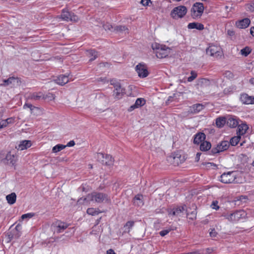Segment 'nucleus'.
<instances>
[{"label":"nucleus","mask_w":254,"mask_h":254,"mask_svg":"<svg viewBox=\"0 0 254 254\" xmlns=\"http://www.w3.org/2000/svg\"><path fill=\"white\" fill-rule=\"evenodd\" d=\"M204 250V254H210L212 253L213 250L211 248H207L206 249H203Z\"/></svg>","instance_id":"obj_50"},{"label":"nucleus","mask_w":254,"mask_h":254,"mask_svg":"<svg viewBox=\"0 0 254 254\" xmlns=\"http://www.w3.org/2000/svg\"><path fill=\"white\" fill-rule=\"evenodd\" d=\"M251 21L249 18H244L236 23L237 27L239 28H246L249 26Z\"/></svg>","instance_id":"obj_22"},{"label":"nucleus","mask_w":254,"mask_h":254,"mask_svg":"<svg viewBox=\"0 0 254 254\" xmlns=\"http://www.w3.org/2000/svg\"><path fill=\"white\" fill-rule=\"evenodd\" d=\"M218 203V202L217 201H213L211 205V208L213 209L218 210L219 208Z\"/></svg>","instance_id":"obj_48"},{"label":"nucleus","mask_w":254,"mask_h":254,"mask_svg":"<svg viewBox=\"0 0 254 254\" xmlns=\"http://www.w3.org/2000/svg\"><path fill=\"white\" fill-rule=\"evenodd\" d=\"M68 227V225L63 222H58L57 224V231L58 233H60L62 232L64 230H65Z\"/></svg>","instance_id":"obj_27"},{"label":"nucleus","mask_w":254,"mask_h":254,"mask_svg":"<svg viewBox=\"0 0 254 254\" xmlns=\"http://www.w3.org/2000/svg\"><path fill=\"white\" fill-rule=\"evenodd\" d=\"M226 124L230 127L234 128L238 126L239 120L236 117H230L227 120Z\"/></svg>","instance_id":"obj_16"},{"label":"nucleus","mask_w":254,"mask_h":254,"mask_svg":"<svg viewBox=\"0 0 254 254\" xmlns=\"http://www.w3.org/2000/svg\"><path fill=\"white\" fill-rule=\"evenodd\" d=\"M10 119L11 120H9V121H8V124L10 123L11 122V121L12 120V119H11V118H10Z\"/></svg>","instance_id":"obj_64"},{"label":"nucleus","mask_w":254,"mask_h":254,"mask_svg":"<svg viewBox=\"0 0 254 254\" xmlns=\"http://www.w3.org/2000/svg\"><path fill=\"white\" fill-rule=\"evenodd\" d=\"M245 212L243 210H238L232 212L224 213L222 216L232 222L238 221L241 218L245 216Z\"/></svg>","instance_id":"obj_3"},{"label":"nucleus","mask_w":254,"mask_h":254,"mask_svg":"<svg viewBox=\"0 0 254 254\" xmlns=\"http://www.w3.org/2000/svg\"><path fill=\"white\" fill-rule=\"evenodd\" d=\"M102 26L105 30H109L110 31L114 32V29L115 28V26H112L110 23H107L106 24H103Z\"/></svg>","instance_id":"obj_39"},{"label":"nucleus","mask_w":254,"mask_h":254,"mask_svg":"<svg viewBox=\"0 0 254 254\" xmlns=\"http://www.w3.org/2000/svg\"><path fill=\"white\" fill-rule=\"evenodd\" d=\"M196 212L195 211H192L190 215V216L189 217L190 219H193L196 217Z\"/></svg>","instance_id":"obj_54"},{"label":"nucleus","mask_w":254,"mask_h":254,"mask_svg":"<svg viewBox=\"0 0 254 254\" xmlns=\"http://www.w3.org/2000/svg\"><path fill=\"white\" fill-rule=\"evenodd\" d=\"M113 162L112 157L110 155L106 154L105 159L102 160V164L110 166L113 164Z\"/></svg>","instance_id":"obj_30"},{"label":"nucleus","mask_w":254,"mask_h":254,"mask_svg":"<svg viewBox=\"0 0 254 254\" xmlns=\"http://www.w3.org/2000/svg\"><path fill=\"white\" fill-rule=\"evenodd\" d=\"M232 89L231 87L226 88L224 89V93L225 94H229V93H230L232 91Z\"/></svg>","instance_id":"obj_53"},{"label":"nucleus","mask_w":254,"mask_h":254,"mask_svg":"<svg viewBox=\"0 0 254 254\" xmlns=\"http://www.w3.org/2000/svg\"><path fill=\"white\" fill-rule=\"evenodd\" d=\"M240 100L243 104H254V98L249 96L247 94H243L241 95Z\"/></svg>","instance_id":"obj_15"},{"label":"nucleus","mask_w":254,"mask_h":254,"mask_svg":"<svg viewBox=\"0 0 254 254\" xmlns=\"http://www.w3.org/2000/svg\"><path fill=\"white\" fill-rule=\"evenodd\" d=\"M32 145L31 142L30 140H23L20 142L19 144L18 145L16 148L18 150H23L24 149H26L28 148H29Z\"/></svg>","instance_id":"obj_18"},{"label":"nucleus","mask_w":254,"mask_h":254,"mask_svg":"<svg viewBox=\"0 0 254 254\" xmlns=\"http://www.w3.org/2000/svg\"><path fill=\"white\" fill-rule=\"evenodd\" d=\"M227 34L230 36H233L234 35V32L232 30H228Z\"/></svg>","instance_id":"obj_57"},{"label":"nucleus","mask_w":254,"mask_h":254,"mask_svg":"<svg viewBox=\"0 0 254 254\" xmlns=\"http://www.w3.org/2000/svg\"><path fill=\"white\" fill-rule=\"evenodd\" d=\"M187 12L186 6L180 5L173 8L171 12V17L175 19L183 17Z\"/></svg>","instance_id":"obj_6"},{"label":"nucleus","mask_w":254,"mask_h":254,"mask_svg":"<svg viewBox=\"0 0 254 254\" xmlns=\"http://www.w3.org/2000/svg\"><path fill=\"white\" fill-rule=\"evenodd\" d=\"M135 69L140 78H143L146 77L149 74L147 65L143 63L137 64Z\"/></svg>","instance_id":"obj_9"},{"label":"nucleus","mask_w":254,"mask_h":254,"mask_svg":"<svg viewBox=\"0 0 254 254\" xmlns=\"http://www.w3.org/2000/svg\"><path fill=\"white\" fill-rule=\"evenodd\" d=\"M34 215V213H28L26 214H23L21 218V219L24 220L25 219H29L32 218Z\"/></svg>","instance_id":"obj_45"},{"label":"nucleus","mask_w":254,"mask_h":254,"mask_svg":"<svg viewBox=\"0 0 254 254\" xmlns=\"http://www.w3.org/2000/svg\"><path fill=\"white\" fill-rule=\"evenodd\" d=\"M186 206H178L168 211L169 216H181L186 209Z\"/></svg>","instance_id":"obj_13"},{"label":"nucleus","mask_w":254,"mask_h":254,"mask_svg":"<svg viewBox=\"0 0 254 254\" xmlns=\"http://www.w3.org/2000/svg\"><path fill=\"white\" fill-rule=\"evenodd\" d=\"M204 106L202 104H196L190 108V112L192 114H196L202 110Z\"/></svg>","instance_id":"obj_21"},{"label":"nucleus","mask_w":254,"mask_h":254,"mask_svg":"<svg viewBox=\"0 0 254 254\" xmlns=\"http://www.w3.org/2000/svg\"><path fill=\"white\" fill-rule=\"evenodd\" d=\"M240 138L241 136L239 135L237 136L232 137L230 141H229L230 142V144H231L232 146L236 145L239 142Z\"/></svg>","instance_id":"obj_36"},{"label":"nucleus","mask_w":254,"mask_h":254,"mask_svg":"<svg viewBox=\"0 0 254 254\" xmlns=\"http://www.w3.org/2000/svg\"><path fill=\"white\" fill-rule=\"evenodd\" d=\"M146 101L143 98H137L135 102V106L137 108L143 106L145 104Z\"/></svg>","instance_id":"obj_37"},{"label":"nucleus","mask_w":254,"mask_h":254,"mask_svg":"<svg viewBox=\"0 0 254 254\" xmlns=\"http://www.w3.org/2000/svg\"><path fill=\"white\" fill-rule=\"evenodd\" d=\"M10 120V119H7L6 120L1 121L0 122V129L6 127L8 124V121Z\"/></svg>","instance_id":"obj_44"},{"label":"nucleus","mask_w":254,"mask_h":254,"mask_svg":"<svg viewBox=\"0 0 254 254\" xmlns=\"http://www.w3.org/2000/svg\"><path fill=\"white\" fill-rule=\"evenodd\" d=\"M137 108V107L135 106V104L132 106H131L128 109V111L131 112L132 110H133L134 109Z\"/></svg>","instance_id":"obj_58"},{"label":"nucleus","mask_w":254,"mask_h":254,"mask_svg":"<svg viewBox=\"0 0 254 254\" xmlns=\"http://www.w3.org/2000/svg\"><path fill=\"white\" fill-rule=\"evenodd\" d=\"M87 55L90 58V61L94 60L97 57V53L94 50L87 51Z\"/></svg>","instance_id":"obj_31"},{"label":"nucleus","mask_w":254,"mask_h":254,"mask_svg":"<svg viewBox=\"0 0 254 254\" xmlns=\"http://www.w3.org/2000/svg\"><path fill=\"white\" fill-rule=\"evenodd\" d=\"M250 82L254 85V78H252L250 79Z\"/></svg>","instance_id":"obj_63"},{"label":"nucleus","mask_w":254,"mask_h":254,"mask_svg":"<svg viewBox=\"0 0 254 254\" xmlns=\"http://www.w3.org/2000/svg\"><path fill=\"white\" fill-rule=\"evenodd\" d=\"M238 175V173L236 171L224 173L221 176L220 181L225 184L239 183L238 181L237 180Z\"/></svg>","instance_id":"obj_4"},{"label":"nucleus","mask_w":254,"mask_h":254,"mask_svg":"<svg viewBox=\"0 0 254 254\" xmlns=\"http://www.w3.org/2000/svg\"><path fill=\"white\" fill-rule=\"evenodd\" d=\"M44 94L42 92H34L31 94L29 98L34 101H38L43 99Z\"/></svg>","instance_id":"obj_25"},{"label":"nucleus","mask_w":254,"mask_h":254,"mask_svg":"<svg viewBox=\"0 0 254 254\" xmlns=\"http://www.w3.org/2000/svg\"><path fill=\"white\" fill-rule=\"evenodd\" d=\"M18 79L14 77H10L7 79L2 80V83L0 84V86L6 87L9 85H14L18 83Z\"/></svg>","instance_id":"obj_14"},{"label":"nucleus","mask_w":254,"mask_h":254,"mask_svg":"<svg viewBox=\"0 0 254 254\" xmlns=\"http://www.w3.org/2000/svg\"><path fill=\"white\" fill-rule=\"evenodd\" d=\"M206 54L215 58L221 57L222 51L221 48L215 45H211L206 49Z\"/></svg>","instance_id":"obj_8"},{"label":"nucleus","mask_w":254,"mask_h":254,"mask_svg":"<svg viewBox=\"0 0 254 254\" xmlns=\"http://www.w3.org/2000/svg\"><path fill=\"white\" fill-rule=\"evenodd\" d=\"M61 17L63 20L66 21H76L78 19V17L76 15L70 13L68 10L65 9H64L62 10V13L61 15Z\"/></svg>","instance_id":"obj_11"},{"label":"nucleus","mask_w":254,"mask_h":254,"mask_svg":"<svg viewBox=\"0 0 254 254\" xmlns=\"http://www.w3.org/2000/svg\"><path fill=\"white\" fill-rule=\"evenodd\" d=\"M173 230V229H172L170 227H169L165 230H162L159 232V234L162 236L164 237L167 234H168L171 230Z\"/></svg>","instance_id":"obj_41"},{"label":"nucleus","mask_w":254,"mask_h":254,"mask_svg":"<svg viewBox=\"0 0 254 254\" xmlns=\"http://www.w3.org/2000/svg\"><path fill=\"white\" fill-rule=\"evenodd\" d=\"M211 146V145L209 142L204 141L200 143V149L203 151H207L210 149Z\"/></svg>","instance_id":"obj_29"},{"label":"nucleus","mask_w":254,"mask_h":254,"mask_svg":"<svg viewBox=\"0 0 254 254\" xmlns=\"http://www.w3.org/2000/svg\"><path fill=\"white\" fill-rule=\"evenodd\" d=\"M100 212L94 208H89L87 210V213L91 215H98Z\"/></svg>","instance_id":"obj_38"},{"label":"nucleus","mask_w":254,"mask_h":254,"mask_svg":"<svg viewBox=\"0 0 254 254\" xmlns=\"http://www.w3.org/2000/svg\"><path fill=\"white\" fill-rule=\"evenodd\" d=\"M238 126L237 133L240 136L241 135L245 134L249 128L248 125L245 123H242L240 125H238Z\"/></svg>","instance_id":"obj_20"},{"label":"nucleus","mask_w":254,"mask_h":254,"mask_svg":"<svg viewBox=\"0 0 254 254\" xmlns=\"http://www.w3.org/2000/svg\"><path fill=\"white\" fill-rule=\"evenodd\" d=\"M66 147V146L64 145L58 144L55 146H54L52 148V152L54 153H58L63 149H64Z\"/></svg>","instance_id":"obj_32"},{"label":"nucleus","mask_w":254,"mask_h":254,"mask_svg":"<svg viewBox=\"0 0 254 254\" xmlns=\"http://www.w3.org/2000/svg\"><path fill=\"white\" fill-rule=\"evenodd\" d=\"M7 202L10 204H14L16 199V195L14 192L7 195L6 197Z\"/></svg>","instance_id":"obj_28"},{"label":"nucleus","mask_w":254,"mask_h":254,"mask_svg":"<svg viewBox=\"0 0 254 254\" xmlns=\"http://www.w3.org/2000/svg\"><path fill=\"white\" fill-rule=\"evenodd\" d=\"M126 30H128L127 28L123 25L116 26L114 29V32H122Z\"/></svg>","instance_id":"obj_35"},{"label":"nucleus","mask_w":254,"mask_h":254,"mask_svg":"<svg viewBox=\"0 0 254 254\" xmlns=\"http://www.w3.org/2000/svg\"><path fill=\"white\" fill-rule=\"evenodd\" d=\"M21 229V225H17L15 228V230H13V235H14V233L15 232H16V234L15 235V237H19L20 235V231Z\"/></svg>","instance_id":"obj_42"},{"label":"nucleus","mask_w":254,"mask_h":254,"mask_svg":"<svg viewBox=\"0 0 254 254\" xmlns=\"http://www.w3.org/2000/svg\"><path fill=\"white\" fill-rule=\"evenodd\" d=\"M204 11L203 4L200 2L194 3L191 9V16L195 19L200 18Z\"/></svg>","instance_id":"obj_5"},{"label":"nucleus","mask_w":254,"mask_h":254,"mask_svg":"<svg viewBox=\"0 0 254 254\" xmlns=\"http://www.w3.org/2000/svg\"><path fill=\"white\" fill-rule=\"evenodd\" d=\"M190 74L191 76L188 78L189 82H191L197 77V73L194 71H191Z\"/></svg>","instance_id":"obj_43"},{"label":"nucleus","mask_w":254,"mask_h":254,"mask_svg":"<svg viewBox=\"0 0 254 254\" xmlns=\"http://www.w3.org/2000/svg\"><path fill=\"white\" fill-rule=\"evenodd\" d=\"M251 51L252 49L249 47H246L241 50L240 53L242 55L247 57L251 53Z\"/></svg>","instance_id":"obj_34"},{"label":"nucleus","mask_w":254,"mask_h":254,"mask_svg":"<svg viewBox=\"0 0 254 254\" xmlns=\"http://www.w3.org/2000/svg\"><path fill=\"white\" fill-rule=\"evenodd\" d=\"M209 234L211 237H214L216 236V232L214 230H212L210 232Z\"/></svg>","instance_id":"obj_55"},{"label":"nucleus","mask_w":254,"mask_h":254,"mask_svg":"<svg viewBox=\"0 0 254 254\" xmlns=\"http://www.w3.org/2000/svg\"><path fill=\"white\" fill-rule=\"evenodd\" d=\"M226 122V118L223 117H219L216 119V125L219 128L222 127Z\"/></svg>","instance_id":"obj_26"},{"label":"nucleus","mask_w":254,"mask_h":254,"mask_svg":"<svg viewBox=\"0 0 254 254\" xmlns=\"http://www.w3.org/2000/svg\"><path fill=\"white\" fill-rule=\"evenodd\" d=\"M200 155H201V153H197L196 154L195 159H196V160L197 161H198V160H199V157H200Z\"/></svg>","instance_id":"obj_62"},{"label":"nucleus","mask_w":254,"mask_h":254,"mask_svg":"<svg viewBox=\"0 0 254 254\" xmlns=\"http://www.w3.org/2000/svg\"><path fill=\"white\" fill-rule=\"evenodd\" d=\"M248 7L249 9V10H250L251 11L254 10V4H253V5H252V4L249 5Z\"/></svg>","instance_id":"obj_60"},{"label":"nucleus","mask_w":254,"mask_h":254,"mask_svg":"<svg viewBox=\"0 0 254 254\" xmlns=\"http://www.w3.org/2000/svg\"><path fill=\"white\" fill-rule=\"evenodd\" d=\"M250 33L253 36H254V27H251L250 29Z\"/></svg>","instance_id":"obj_61"},{"label":"nucleus","mask_w":254,"mask_h":254,"mask_svg":"<svg viewBox=\"0 0 254 254\" xmlns=\"http://www.w3.org/2000/svg\"><path fill=\"white\" fill-rule=\"evenodd\" d=\"M151 47L156 57L160 59L166 58L171 52L170 48L156 42L152 44Z\"/></svg>","instance_id":"obj_2"},{"label":"nucleus","mask_w":254,"mask_h":254,"mask_svg":"<svg viewBox=\"0 0 254 254\" xmlns=\"http://www.w3.org/2000/svg\"><path fill=\"white\" fill-rule=\"evenodd\" d=\"M87 199L91 201L100 203H110L111 201L110 197L108 194L102 192H93L91 194H89L86 198H80L78 199V202L81 203L82 201H86Z\"/></svg>","instance_id":"obj_1"},{"label":"nucleus","mask_w":254,"mask_h":254,"mask_svg":"<svg viewBox=\"0 0 254 254\" xmlns=\"http://www.w3.org/2000/svg\"><path fill=\"white\" fill-rule=\"evenodd\" d=\"M111 84L113 85L115 88L113 94L115 98L117 99H121L124 95V90L121 84L114 80H111Z\"/></svg>","instance_id":"obj_10"},{"label":"nucleus","mask_w":254,"mask_h":254,"mask_svg":"<svg viewBox=\"0 0 254 254\" xmlns=\"http://www.w3.org/2000/svg\"><path fill=\"white\" fill-rule=\"evenodd\" d=\"M224 75L225 77H226V78H227L229 79L233 78L234 77L233 73L230 71H225Z\"/></svg>","instance_id":"obj_46"},{"label":"nucleus","mask_w":254,"mask_h":254,"mask_svg":"<svg viewBox=\"0 0 254 254\" xmlns=\"http://www.w3.org/2000/svg\"><path fill=\"white\" fill-rule=\"evenodd\" d=\"M97 81L98 82H103L104 83H106L108 82L106 78H99L97 79Z\"/></svg>","instance_id":"obj_56"},{"label":"nucleus","mask_w":254,"mask_h":254,"mask_svg":"<svg viewBox=\"0 0 254 254\" xmlns=\"http://www.w3.org/2000/svg\"><path fill=\"white\" fill-rule=\"evenodd\" d=\"M107 254H116L115 253V252L113 250L110 249L107 251Z\"/></svg>","instance_id":"obj_59"},{"label":"nucleus","mask_w":254,"mask_h":254,"mask_svg":"<svg viewBox=\"0 0 254 254\" xmlns=\"http://www.w3.org/2000/svg\"><path fill=\"white\" fill-rule=\"evenodd\" d=\"M1 162L4 164L8 165L16 169L17 156L12 154L10 151L7 153L5 158L1 159Z\"/></svg>","instance_id":"obj_7"},{"label":"nucleus","mask_w":254,"mask_h":254,"mask_svg":"<svg viewBox=\"0 0 254 254\" xmlns=\"http://www.w3.org/2000/svg\"><path fill=\"white\" fill-rule=\"evenodd\" d=\"M134 224V221H128L126 223L125 225L124 226L125 231L126 232H129L130 229L132 228Z\"/></svg>","instance_id":"obj_33"},{"label":"nucleus","mask_w":254,"mask_h":254,"mask_svg":"<svg viewBox=\"0 0 254 254\" xmlns=\"http://www.w3.org/2000/svg\"><path fill=\"white\" fill-rule=\"evenodd\" d=\"M55 99V96L51 93H49L48 94L46 95L44 94V97L43 98V99L45 100H48L49 101H52Z\"/></svg>","instance_id":"obj_40"},{"label":"nucleus","mask_w":254,"mask_h":254,"mask_svg":"<svg viewBox=\"0 0 254 254\" xmlns=\"http://www.w3.org/2000/svg\"><path fill=\"white\" fill-rule=\"evenodd\" d=\"M150 2V0H141V3L144 6L148 5Z\"/></svg>","instance_id":"obj_51"},{"label":"nucleus","mask_w":254,"mask_h":254,"mask_svg":"<svg viewBox=\"0 0 254 254\" xmlns=\"http://www.w3.org/2000/svg\"><path fill=\"white\" fill-rule=\"evenodd\" d=\"M75 145V142L73 140H70L69 141L67 144L65 145L66 147H72Z\"/></svg>","instance_id":"obj_52"},{"label":"nucleus","mask_w":254,"mask_h":254,"mask_svg":"<svg viewBox=\"0 0 254 254\" xmlns=\"http://www.w3.org/2000/svg\"><path fill=\"white\" fill-rule=\"evenodd\" d=\"M143 195L138 194L135 196L133 200L134 205L137 206H142L144 204Z\"/></svg>","instance_id":"obj_23"},{"label":"nucleus","mask_w":254,"mask_h":254,"mask_svg":"<svg viewBox=\"0 0 254 254\" xmlns=\"http://www.w3.org/2000/svg\"><path fill=\"white\" fill-rule=\"evenodd\" d=\"M230 146V142L228 141H222L219 143L215 148L212 149V152L216 154L227 150Z\"/></svg>","instance_id":"obj_12"},{"label":"nucleus","mask_w":254,"mask_h":254,"mask_svg":"<svg viewBox=\"0 0 254 254\" xmlns=\"http://www.w3.org/2000/svg\"><path fill=\"white\" fill-rule=\"evenodd\" d=\"M23 108L24 109H26V108H29L30 109L31 111H32L33 109L34 108H35V107L33 106L32 104H28V103H25L24 105H23Z\"/></svg>","instance_id":"obj_49"},{"label":"nucleus","mask_w":254,"mask_h":254,"mask_svg":"<svg viewBox=\"0 0 254 254\" xmlns=\"http://www.w3.org/2000/svg\"><path fill=\"white\" fill-rule=\"evenodd\" d=\"M106 154H104L102 153H99L97 155V159L99 161L102 163V160L105 159Z\"/></svg>","instance_id":"obj_47"},{"label":"nucleus","mask_w":254,"mask_h":254,"mask_svg":"<svg viewBox=\"0 0 254 254\" xmlns=\"http://www.w3.org/2000/svg\"><path fill=\"white\" fill-rule=\"evenodd\" d=\"M205 137L206 135L204 133L198 132L194 135L193 143L196 144L201 143L204 141Z\"/></svg>","instance_id":"obj_17"},{"label":"nucleus","mask_w":254,"mask_h":254,"mask_svg":"<svg viewBox=\"0 0 254 254\" xmlns=\"http://www.w3.org/2000/svg\"><path fill=\"white\" fill-rule=\"evenodd\" d=\"M55 81L60 85H64L69 81V78L67 75H60L55 79Z\"/></svg>","instance_id":"obj_19"},{"label":"nucleus","mask_w":254,"mask_h":254,"mask_svg":"<svg viewBox=\"0 0 254 254\" xmlns=\"http://www.w3.org/2000/svg\"><path fill=\"white\" fill-rule=\"evenodd\" d=\"M188 28L190 29H196L199 30H202L204 28L202 24L197 22L190 23L188 25Z\"/></svg>","instance_id":"obj_24"}]
</instances>
